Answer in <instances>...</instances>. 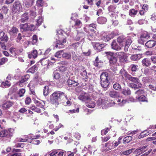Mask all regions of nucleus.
<instances>
[{
    "label": "nucleus",
    "instance_id": "nucleus-9",
    "mask_svg": "<svg viewBox=\"0 0 156 156\" xmlns=\"http://www.w3.org/2000/svg\"><path fill=\"white\" fill-rule=\"evenodd\" d=\"M107 102V100H106L102 98H100L97 101L98 105L101 106L103 109H105L107 108L106 104Z\"/></svg>",
    "mask_w": 156,
    "mask_h": 156
},
{
    "label": "nucleus",
    "instance_id": "nucleus-18",
    "mask_svg": "<svg viewBox=\"0 0 156 156\" xmlns=\"http://www.w3.org/2000/svg\"><path fill=\"white\" fill-rule=\"evenodd\" d=\"M156 42L154 40H149L145 43V46L149 48L154 47L156 44Z\"/></svg>",
    "mask_w": 156,
    "mask_h": 156
},
{
    "label": "nucleus",
    "instance_id": "nucleus-22",
    "mask_svg": "<svg viewBox=\"0 0 156 156\" xmlns=\"http://www.w3.org/2000/svg\"><path fill=\"white\" fill-rule=\"evenodd\" d=\"M13 105L12 103L10 101H8L3 104L2 105V108L3 109H6L9 108Z\"/></svg>",
    "mask_w": 156,
    "mask_h": 156
},
{
    "label": "nucleus",
    "instance_id": "nucleus-64",
    "mask_svg": "<svg viewBox=\"0 0 156 156\" xmlns=\"http://www.w3.org/2000/svg\"><path fill=\"white\" fill-rule=\"evenodd\" d=\"M35 27L34 25L33 24H30L28 25V30H30V31H34L35 29Z\"/></svg>",
    "mask_w": 156,
    "mask_h": 156
},
{
    "label": "nucleus",
    "instance_id": "nucleus-6",
    "mask_svg": "<svg viewBox=\"0 0 156 156\" xmlns=\"http://www.w3.org/2000/svg\"><path fill=\"white\" fill-rule=\"evenodd\" d=\"M150 37L149 34L147 32H145L140 36L138 40V42L140 44H144V42L148 39Z\"/></svg>",
    "mask_w": 156,
    "mask_h": 156
},
{
    "label": "nucleus",
    "instance_id": "nucleus-25",
    "mask_svg": "<svg viewBox=\"0 0 156 156\" xmlns=\"http://www.w3.org/2000/svg\"><path fill=\"white\" fill-rule=\"evenodd\" d=\"M68 85L69 87L72 86L75 87L78 85V83L76 82L75 81H73L70 79H69L67 81Z\"/></svg>",
    "mask_w": 156,
    "mask_h": 156
},
{
    "label": "nucleus",
    "instance_id": "nucleus-1",
    "mask_svg": "<svg viewBox=\"0 0 156 156\" xmlns=\"http://www.w3.org/2000/svg\"><path fill=\"white\" fill-rule=\"evenodd\" d=\"M63 32L62 30L58 31L55 37V39L56 40L55 47L60 48L63 47L64 44L66 42L65 37L63 35Z\"/></svg>",
    "mask_w": 156,
    "mask_h": 156
},
{
    "label": "nucleus",
    "instance_id": "nucleus-50",
    "mask_svg": "<svg viewBox=\"0 0 156 156\" xmlns=\"http://www.w3.org/2000/svg\"><path fill=\"white\" fill-rule=\"evenodd\" d=\"M37 41V38L36 35H34L32 37V40L31 43L32 44H36Z\"/></svg>",
    "mask_w": 156,
    "mask_h": 156
},
{
    "label": "nucleus",
    "instance_id": "nucleus-4",
    "mask_svg": "<svg viewBox=\"0 0 156 156\" xmlns=\"http://www.w3.org/2000/svg\"><path fill=\"white\" fill-rule=\"evenodd\" d=\"M108 76V74L106 72L103 73L100 76V83L103 87H107L109 85Z\"/></svg>",
    "mask_w": 156,
    "mask_h": 156
},
{
    "label": "nucleus",
    "instance_id": "nucleus-55",
    "mask_svg": "<svg viewBox=\"0 0 156 156\" xmlns=\"http://www.w3.org/2000/svg\"><path fill=\"white\" fill-rule=\"evenodd\" d=\"M113 87L114 89L117 90H120L121 88V86L118 83H116L113 85Z\"/></svg>",
    "mask_w": 156,
    "mask_h": 156
},
{
    "label": "nucleus",
    "instance_id": "nucleus-10",
    "mask_svg": "<svg viewBox=\"0 0 156 156\" xmlns=\"http://www.w3.org/2000/svg\"><path fill=\"white\" fill-rule=\"evenodd\" d=\"M78 98L80 101L85 102L90 100V97L88 94L82 92L79 95Z\"/></svg>",
    "mask_w": 156,
    "mask_h": 156
},
{
    "label": "nucleus",
    "instance_id": "nucleus-46",
    "mask_svg": "<svg viewBox=\"0 0 156 156\" xmlns=\"http://www.w3.org/2000/svg\"><path fill=\"white\" fill-rule=\"evenodd\" d=\"M44 5V3L42 0H37V1L36 5L38 7H41Z\"/></svg>",
    "mask_w": 156,
    "mask_h": 156
},
{
    "label": "nucleus",
    "instance_id": "nucleus-8",
    "mask_svg": "<svg viewBox=\"0 0 156 156\" xmlns=\"http://www.w3.org/2000/svg\"><path fill=\"white\" fill-rule=\"evenodd\" d=\"M92 45L94 49L98 51H100L106 45L104 43H99L98 42L92 43Z\"/></svg>",
    "mask_w": 156,
    "mask_h": 156
},
{
    "label": "nucleus",
    "instance_id": "nucleus-51",
    "mask_svg": "<svg viewBox=\"0 0 156 156\" xmlns=\"http://www.w3.org/2000/svg\"><path fill=\"white\" fill-rule=\"evenodd\" d=\"M81 75L82 76L83 79L85 80L87 78L88 76L87 75V72L86 71H83L80 73Z\"/></svg>",
    "mask_w": 156,
    "mask_h": 156
},
{
    "label": "nucleus",
    "instance_id": "nucleus-60",
    "mask_svg": "<svg viewBox=\"0 0 156 156\" xmlns=\"http://www.w3.org/2000/svg\"><path fill=\"white\" fill-rule=\"evenodd\" d=\"M142 72L145 75H148L149 74V69L148 68L142 69Z\"/></svg>",
    "mask_w": 156,
    "mask_h": 156
},
{
    "label": "nucleus",
    "instance_id": "nucleus-37",
    "mask_svg": "<svg viewBox=\"0 0 156 156\" xmlns=\"http://www.w3.org/2000/svg\"><path fill=\"white\" fill-rule=\"evenodd\" d=\"M117 102L119 103L118 105L119 106H122L128 101L127 100H125L121 98L118 99L117 101Z\"/></svg>",
    "mask_w": 156,
    "mask_h": 156
},
{
    "label": "nucleus",
    "instance_id": "nucleus-29",
    "mask_svg": "<svg viewBox=\"0 0 156 156\" xmlns=\"http://www.w3.org/2000/svg\"><path fill=\"white\" fill-rule=\"evenodd\" d=\"M28 57L30 58H35L37 57V52L36 50H34L32 51L31 54H29Z\"/></svg>",
    "mask_w": 156,
    "mask_h": 156
},
{
    "label": "nucleus",
    "instance_id": "nucleus-58",
    "mask_svg": "<svg viewBox=\"0 0 156 156\" xmlns=\"http://www.w3.org/2000/svg\"><path fill=\"white\" fill-rule=\"evenodd\" d=\"M115 103L113 101H111L107 104H106V105L107 106V108L109 107H111L115 106Z\"/></svg>",
    "mask_w": 156,
    "mask_h": 156
},
{
    "label": "nucleus",
    "instance_id": "nucleus-59",
    "mask_svg": "<svg viewBox=\"0 0 156 156\" xmlns=\"http://www.w3.org/2000/svg\"><path fill=\"white\" fill-rule=\"evenodd\" d=\"M131 69L132 72H135L138 69V66L132 64L131 65Z\"/></svg>",
    "mask_w": 156,
    "mask_h": 156
},
{
    "label": "nucleus",
    "instance_id": "nucleus-16",
    "mask_svg": "<svg viewBox=\"0 0 156 156\" xmlns=\"http://www.w3.org/2000/svg\"><path fill=\"white\" fill-rule=\"evenodd\" d=\"M132 42V41L131 39L128 38L125 39V42H124V44L125 45L124 50L125 51H128L129 46Z\"/></svg>",
    "mask_w": 156,
    "mask_h": 156
},
{
    "label": "nucleus",
    "instance_id": "nucleus-24",
    "mask_svg": "<svg viewBox=\"0 0 156 156\" xmlns=\"http://www.w3.org/2000/svg\"><path fill=\"white\" fill-rule=\"evenodd\" d=\"M18 32V30L15 27H12L9 30V32L11 35L16 34Z\"/></svg>",
    "mask_w": 156,
    "mask_h": 156
},
{
    "label": "nucleus",
    "instance_id": "nucleus-36",
    "mask_svg": "<svg viewBox=\"0 0 156 156\" xmlns=\"http://www.w3.org/2000/svg\"><path fill=\"white\" fill-rule=\"evenodd\" d=\"M112 37V36L110 34H108L103 36L102 39L105 41H108Z\"/></svg>",
    "mask_w": 156,
    "mask_h": 156
},
{
    "label": "nucleus",
    "instance_id": "nucleus-7",
    "mask_svg": "<svg viewBox=\"0 0 156 156\" xmlns=\"http://www.w3.org/2000/svg\"><path fill=\"white\" fill-rule=\"evenodd\" d=\"M116 55L119 58L120 62L123 63L127 61V55L123 52H119L116 53Z\"/></svg>",
    "mask_w": 156,
    "mask_h": 156
},
{
    "label": "nucleus",
    "instance_id": "nucleus-38",
    "mask_svg": "<svg viewBox=\"0 0 156 156\" xmlns=\"http://www.w3.org/2000/svg\"><path fill=\"white\" fill-rule=\"evenodd\" d=\"M37 22L36 25L37 26H40L43 22V19L42 17L41 16H39L38 19L36 20Z\"/></svg>",
    "mask_w": 156,
    "mask_h": 156
},
{
    "label": "nucleus",
    "instance_id": "nucleus-17",
    "mask_svg": "<svg viewBox=\"0 0 156 156\" xmlns=\"http://www.w3.org/2000/svg\"><path fill=\"white\" fill-rule=\"evenodd\" d=\"M28 13L25 12L21 16V19L19 21L20 23H24L27 22L29 19Z\"/></svg>",
    "mask_w": 156,
    "mask_h": 156
},
{
    "label": "nucleus",
    "instance_id": "nucleus-12",
    "mask_svg": "<svg viewBox=\"0 0 156 156\" xmlns=\"http://www.w3.org/2000/svg\"><path fill=\"white\" fill-rule=\"evenodd\" d=\"M147 147L146 145L140 147L136 149L134 151V153L136 154V156H138L146 151Z\"/></svg>",
    "mask_w": 156,
    "mask_h": 156
},
{
    "label": "nucleus",
    "instance_id": "nucleus-2",
    "mask_svg": "<svg viewBox=\"0 0 156 156\" xmlns=\"http://www.w3.org/2000/svg\"><path fill=\"white\" fill-rule=\"evenodd\" d=\"M125 76L128 80L133 82V83H130L129 84L131 87L135 90L141 87L142 84L138 78L132 77L128 74H126Z\"/></svg>",
    "mask_w": 156,
    "mask_h": 156
},
{
    "label": "nucleus",
    "instance_id": "nucleus-48",
    "mask_svg": "<svg viewBox=\"0 0 156 156\" xmlns=\"http://www.w3.org/2000/svg\"><path fill=\"white\" fill-rule=\"evenodd\" d=\"M37 70V67L34 66L30 68L28 70L29 72L31 73H34Z\"/></svg>",
    "mask_w": 156,
    "mask_h": 156
},
{
    "label": "nucleus",
    "instance_id": "nucleus-61",
    "mask_svg": "<svg viewBox=\"0 0 156 156\" xmlns=\"http://www.w3.org/2000/svg\"><path fill=\"white\" fill-rule=\"evenodd\" d=\"M8 61V59L6 58H3L0 59V65H2L4 64Z\"/></svg>",
    "mask_w": 156,
    "mask_h": 156
},
{
    "label": "nucleus",
    "instance_id": "nucleus-5",
    "mask_svg": "<svg viewBox=\"0 0 156 156\" xmlns=\"http://www.w3.org/2000/svg\"><path fill=\"white\" fill-rule=\"evenodd\" d=\"M109 62L111 64H114L117 61V56L116 55V53L114 54L111 52H105Z\"/></svg>",
    "mask_w": 156,
    "mask_h": 156
},
{
    "label": "nucleus",
    "instance_id": "nucleus-28",
    "mask_svg": "<svg viewBox=\"0 0 156 156\" xmlns=\"http://www.w3.org/2000/svg\"><path fill=\"white\" fill-rule=\"evenodd\" d=\"M107 19L104 17H100L98 18V22L100 24H104L107 22Z\"/></svg>",
    "mask_w": 156,
    "mask_h": 156
},
{
    "label": "nucleus",
    "instance_id": "nucleus-33",
    "mask_svg": "<svg viewBox=\"0 0 156 156\" xmlns=\"http://www.w3.org/2000/svg\"><path fill=\"white\" fill-rule=\"evenodd\" d=\"M117 41L119 44L123 46L124 42L125 41V39L124 37L120 36L117 38Z\"/></svg>",
    "mask_w": 156,
    "mask_h": 156
},
{
    "label": "nucleus",
    "instance_id": "nucleus-41",
    "mask_svg": "<svg viewBox=\"0 0 156 156\" xmlns=\"http://www.w3.org/2000/svg\"><path fill=\"white\" fill-rule=\"evenodd\" d=\"M10 83L8 80H6L5 82H3L1 84L2 87H7L10 86Z\"/></svg>",
    "mask_w": 156,
    "mask_h": 156
},
{
    "label": "nucleus",
    "instance_id": "nucleus-43",
    "mask_svg": "<svg viewBox=\"0 0 156 156\" xmlns=\"http://www.w3.org/2000/svg\"><path fill=\"white\" fill-rule=\"evenodd\" d=\"M25 92V90L24 89H20L18 92V94L20 97L23 96Z\"/></svg>",
    "mask_w": 156,
    "mask_h": 156
},
{
    "label": "nucleus",
    "instance_id": "nucleus-52",
    "mask_svg": "<svg viewBox=\"0 0 156 156\" xmlns=\"http://www.w3.org/2000/svg\"><path fill=\"white\" fill-rule=\"evenodd\" d=\"M144 90H139L135 93V94H136V96H139L144 95Z\"/></svg>",
    "mask_w": 156,
    "mask_h": 156
},
{
    "label": "nucleus",
    "instance_id": "nucleus-47",
    "mask_svg": "<svg viewBox=\"0 0 156 156\" xmlns=\"http://www.w3.org/2000/svg\"><path fill=\"white\" fill-rule=\"evenodd\" d=\"M137 11L134 9H132L129 10V14L131 16L133 17L137 13Z\"/></svg>",
    "mask_w": 156,
    "mask_h": 156
},
{
    "label": "nucleus",
    "instance_id": "nucleus-62",
    "mask_svg": "<svg viewBox=\"0 0 156 156\" xmlns=\"http://www.w3.org/2000/svg\"><path fill=\"white\" fill-rule=\"evenodd\" d=\"M17 139V140L19 142H26L28 140V137L27 136H26L24 138H19Z\"/></svg>",
    "mask_w": 156,
    "mask_h": 156
},
{
    "label": "nucleus",
    "instance_id": "nucleus-14",
    "mask_svg": "<svg viewBox=\"0 0 156 156\" xmlns=\"http://www.w3.org/2000/svg\"><path fill=\"white\" fill-rule=\"evenodd\" d=\"M64 151L59 150H54L50 154V156H63Z\"/></svg>",
    "mask_w": 156,
    "mask_h": 156
},
{
    "label": "nucleus",
    "instance_id": "nucleus-30",
    "mask_svg": "<svg viewBox=\"0 0 156 156\" xmlns=\"http://www.w3.org/2000/svg\"><path fill=\"white\" fill-rule=\"evenodd\" d=\"M89 101V102H87L85 103V105L90 108H94L95 106L94 102L92 101H90V100Z\"/></svg>",
    "mask_w": 156,
    "mask_h": 156
},
{
    "label": "nucleus",
    "instance_id": "nucleus-57",
    "mask_svg": "<svg viewBox=\"0 0 156 156\" xmlns=\"http://www.w3.org/2000/svg\"><path fill=\"white\" fill-rule=\"evenodd\" d=\"M63 51V50H61L57 52L55 54V57L58 58H60L62 56L61 54Z\"/></svg>",
    "mask_w": 156,
    "mask_h": 156
},
{
    "label": "nucleus",
    "instance_id": "nucleus-26",
    "mask_svg": "<svg viewBox=\"0 0 156 156\" xmlns=\"http://www.w3.org/2000/svg\"><path fill=\"white\" fill-rule=\"evenodd\" d=\"M136 98L138 101L142 102H147V100L146 98L144 95L140 96H136Z\"/></svg>",
    "mask_w": 156,
    "mask_h": 156
},
{
    "label": "nucleus",
    "instance_id": "nucleus-56",
    "mask_svg": "<svg viewBox=\"0 0 156 156\" xmlns=\"http://www.w3.org/2000/svg\"><path fill=\"white\" fill-rule=\"evenodd\" d=\"M82 25V23L81 21L79 20H77L75 21V26L77 27H80Z\"/></svg>",
    "mask_w": 156,
    "mask_h": 156
},
{
    "label": "nucleus",
    "instance_id": "nucleus-42",
    "mask_svg": "<svg viewBox=\"0 0 156 156\" xmlns=\"http://www.w3.org/2000/svg\"><path fill=\"white\" fill-rule=\"evenodd\" d=\"M40 61L41 64L43 66H45L47 64H48V65H49L50 64L49 63V61L46 58H42L41 59Z\"/></svg>",
    "mask_w": 156,
    "mask_h": 156
},
{
    "label": "nucleus",
    "instance_id": "nucleus-23",
    "mask_svg": "<svg viewBox=\"0 0 156 156\" xmlns=\"http://www.w3.org/2000/svg\"><path fill=\"white\" fill-rule=\"evenodd\" d=\"M13 154L11 156H21V154L20 153L21 150L20 149H14L13 150Z\"/></svg>",
    "mask_w": 156,
    "mask_h": 156
},
{
    "label": "nucleus",
    "instance_id": "nucleus-53",
    "mask_svg": "<svg viewBox=\"0 0 156 156\" xmlns=\"http://www.w3.org/2000/svg\"><path fill=\"white\" fill-rule=\"evenodd\" d=\"M22 37L21 36V34L19 33L18 34L17 38L16 39V41L17 42L22 43L23 42V41L21 40Z\"/></svg>",
    "mask_w": 156,
    "mask_h": 156
},
{
    "label": "nucleus",
    "instance_id": "nucleus-31",
    "mask_svg": "<svg viewBox=\"0 0 156 156\" xmlns=\"http://www.w3.org/2000/svg\"><path fill=\"white\" fill-rule=\"evenodd\" d=\"M142 63L143 65L146 66H149L151 64L150 60L147 58L144 59L142 61Z\"/></svg>",
    "mask_w": 156,
    "mask_h": 156
},
{
    "label": "nucleus",
    "instance_id": "nucleus-19",
    "mask_svg": "<svg viewBox=\"0 0 156 156\" xmlns=\"http://www.w3.org/2000/svg\"><path fill=\"white\" fill-rule=\"evenodd\" d=\"M105 147H106V149H105L103 150H105L106 151L113 148V145L112 142L111 141H109L105 144Z\"/></svg>",
    "mask_w": 156,
    "mask_h": 156
},
{
    "label": "nucleus",
    "instance_id": "nucleus-15",
    "mask_svg": "<svg viewBox=\"0 0 156 156\" xmlns=\"http://www.w3.org/2000/svg\"><path fill=\"white\" fill-rule=\"evenodd\" d=\"M112 48L116 51H119L121 50L122 46L121 44H118L115 40H113L112 44Z\"/></svg>",
    "mask_w": 156,
    "mask_h": 156
},
{
    "label": "nucleus",
    "instance_id": "nucleus-49",
    "mask_svg": "<svg viewBox=\"0 0 156 156\" xmlns=\"http://www.w3.org/2000/svg\"><path fill=\"white\" fill-rule=\"evenodd\" d=\"M30 109L32 111H34L38 113H40L42 112L41 110L39 108H37L34 106H32L30 107Z\"/></svg>",
    "mask_w": 156,
    "mask_h": 156
},
{
    "label": "nucleus",
    "instance_id": "nucleus-39",
    "mask_svg": "<svg viewBox=\"0 0 156 156\" xmlns=\"http://www.w3.org/2000/svg\"><path fill=\"white\" fill-rule=\"evenodd\" d=\"M62 57L67 59H69L71 58V55L70 53L65 52L62 55Z\"/></svg>",
    "mask_w": 156,
    "mask_h": 156
},
{
    "label": "nucleus",
    "instance_id": "nucleus-3",
    "mask_svg": "<svg viewBox=\"0 0 156 156\" xmlns=\"http://www.w3.org/2000/svg\"><path fill=\"white\" fill-rule=\"evenodd\" d=\"M62 96H64L67 99L66 95L63 92L58 91L53 93L51 95L50 98L52 103L56 106L58 105L59 104L58 101V99L60 98H62Z\"/></svg>",
    "mask_w": 156,
    "mask_h": 156
},
{
    "label": "nucleus",
    "instance_id": "nucleus-44",
    "mask_svg": "<svg viewBox=\"0 0 156 156\" xmlns=\"http://www.w3.org/2000/svg\"><path fill=\"white\" fill-rule=\"evenodd\" d=\"M49 91V87L48 86L44 87L43 90V94L44 96L47 95L48 94Z\"/></svg>",
    "mask_w": 156,
    "mask_h": 156
},
{
    "label": "nucleus",
    "instance_id": "nucleus-35",
    "mask_svg": "<svg viewBox=\"0 0 156 156\" xmlns=\"http://www.w3.org/2000/svg\"><path fill=\"white\" fill-rule=\"evenodd\" d=\"M141 58V55L140 54L132 55L130 57L131 59L133 61L138 60Z\"/></svg>",
    "mask_w": 156,
    "mask_h": 156
},
{
    "label": "nucleus",
    "instance_id": "nucleus-54",
    "mask_svg": "<svg viewBox=\"0 0 156 156\" xmlns=\"http://www.w3.org/2000/svg\"><path fill=\"white\" fill-rule=\"evenodd\" d=\"M147 133H146V131H144L142 132L138 136V138L139 139L144 137L147 136Z\"/></svg>",
    "mask_w": 156,
    "mask_h": 156
},
{
    "label": "nucleus",
    "instance_id": "nucleus-40",
    "mask_svg": "<svg viewBox=\"0 0 156 156\" xmlns=\"http://www.w3.org/2000/svg\"><path fill=\"white\" fill-rule=\"evenodd\" d=\"M132 139V137L130 136H128L125 137L123 140V143L125 144L130 142Z\"/></svg>",
    "mask_w": 156,
    "mask_h": 156
},
{
    "label": "nucleus",
    "instance_id": "nucleus-20",
    "mask_svg": "<svg viewBox=\"0 0 156 156\" xmlns=\"http://www.w3.org/2000/svg\"><path fill=\"white\" fill-rule=\"evenodd\" d=\"M109 95L112 98H117L119 96V93L114 90L110 91L109 92Z\"/></svg>",
    "mask_w": 156,
    "mask_h": 156
},
{
    "label": "nucleus",
    "instance_id": "nucleus-27",
    "mask_svg": "<svg viewBox=\"0 0 156 156\" xmlns=\"http://www.w3.org/2000/svg\"><path fill=\"white\" fill-rule=\"evenodd\" d=\"M34 2V0H27L24 2V6L29 8L32 6Z\"/></svg>",
    "mask_w": 156,
    "mask_h": 156
},
{
    "label": "nucleus",
    "instance_id": "nucleus-34",
    "mask_svg": "<svg viewBox=\"0 0 156 156\" xmlns=\"http://www.w3.org/2000/svg\"><path fill=\"white\" fill-rule=\"evenodd\" d=\"M122 93L125 96H127L130 94L131 91L129 89L126 88L122 90Z\"/></svg>",
    "mask_w": 156,
    "mask_h": 156
},
{
    "label": "nucleus",
    "instance_id": "nucleus-11",
    "mask_svg": "<svg viewBox=\"0 0 156 156\" xmlns=\"http://www.w3.org/2000/svg\"><path fill=\"white\" fill-rule=\"evenodd\" d=\"M12 12L14 13H17L21 10L22 6L19 2H15L13 4Z\"/></svg>",
    "mask_w": 156,
    "mask_h": 156
},
{
    "label": "nucleus",
    "instance_id": "nucleus-21",
    "mask_svg": "<svg viewBox=\"0 0 156 156\" xmlns=\"http://www.w3.org/2000/svg\"><path fill=\"white\" fill-rule=\"evenodd\" d=\"M34 103L37 106L43 108L45 105V102L44 101H38L36 100H34Z\"/></svg>",
    "mask_w": 156,
    "mask_h": 156
},
{
    "label": "nucleus",
    "instance_id": "nucleus-13",
    "mask_svg": "<svg viewBox=\"0 0 156 156\" xmlns=\"http://www.w3.org/2000/svg\"><path fill=\"white\" fill-rule=\"evenodd\" d=\"M12 129H10L9 130H2L0 132V137H4L7 136L8 137L12 136V133H11L10 131Z\"/></svg>",
    "mask_w": 156,
    "mask_h": 156
},
{
    "label": "nucleus",
    "instance_id": "nucleus-32",
    "mask_svg": "<svg viewBox=\"0 0 156 156\" xmlns=\"http://www.w3.org/2000/svg\"><path fill=\"white\" fill-rule=\"evenodd\" d=\"M28 24L27 23L22 24L20 25V29L21 30H23V31L28 30Z\"/></svg>",
    "mask_w": 156,
    "mask_h": 156
},
{
    "label": "nucleus",
    "instance_id": "nucleus-63",
    "mask_svg": "<svg viewBox=\"0 0 156 156\" xmlns=\"http://www.w3.org/2000/svg\"><path fill=\"white\" fill-rule=\"evenodd\" d=\"M109 129L108 128H106L102 130L101 132V134L102 135H105L108 132Z\"/></svg>",
    "mask_w": 156,
    "mask_h": 156
},
{
    "label": "nucleus",
    "instance_id": "nucleus-45",
    "mask_svg": "<svg viewBox=\"0 0 156 156\" xmlns=\"http://www.w3.org/2000/svg\"><path fill=\"white\" fill-rule=\"evenodd\" d=\"M134 149V148H132L131 149L125 151L123 152V154L124 155H128L133 152Z\"/></svg>",
    "mask_w": 156,
    "mask_h": 156
}]
</instances>
